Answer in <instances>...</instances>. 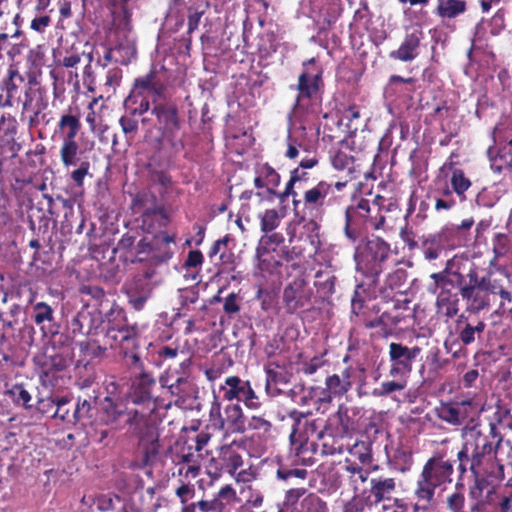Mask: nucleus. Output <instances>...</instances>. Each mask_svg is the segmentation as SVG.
<instances>
[{"instance_id":"nucleus-48","label":"nucleus","mask_w":512,"mask_h":512,"mask_svg":"<svg viewBox=\"0 0 512 512\" xmlns=\"http://www.w3.org/2000/svg\"><path fill=\"white\" fill-rule=\"evenodd\" d=\"M158 199L154 193L149 190H142L135 194L132 199V210L134 214L143 215V212L158 206Z\"/></svg>"},{"instance_id":"nucleus-29","label":"nucleus","mask_w":512,"mask_h":512,"mask_svg":"<svg viewBox=\"0 0 512 512\" xmlns=\"http://www.w3.org/2000/svg\"><path fill=\"white\" fill-rule=\"evenodd\" d=\"M176 236L166 232L156 233L152 238V260L157 262L169 261L176 250Z\"/></svg>"},{"instance_id":"nucleus-64","label":"nucleus","mask_w":512,"mask_h":512,"mask_svg":"<svg viewBox=\"0 0 512 512\" xmlns=\"http://www.w3.org/2000/svg\"><path fill=\"white\" fill-rule=\"evenodd\" d=\"M139 237L140 233L137 230H129L118 241L117 249L125 254L126 260H129Z\"/></svg>"},{"instance_id":"nucleus-27","label":"nucleus","mask_w":512,"mask_h":512,"mask_svg":"<svg viewBox=\"0 0 512 512\" xmlns=\"http://www.w3.org/2000/svg\"><path fill=\"white\" fill-rule=\"evenodd\" d=\"M332 184L322 180L307 189L301 199L300 210L322 213L326 197L332 192Z\"/></svg>"},{"instance_id":"nucleus-8","label":"nucleus","mask_w":512,"mask_h":512,"mask_svg":"<svg viewBox=\"0 0 512 512\" xmlns=\"http://www.w3.org/2000/svg\"><path fill=\"white\" fill-rule=\"evenodd\" d=\"M129 429L132 435L138 439L143 464H151L156 459L160 449L156 422L151 418L149 412L138 410L137 416L131 422Z\"/></svg>"},{"instance_id":"nucleus-4","label":"nucleus","mask_w":512,"mask_h":512,"mask_svg":"<svg viewBox=\"0 0 512 512\" xmlns=\"http://www.w3.org/2000/svg\"><path fill=\"white\" fill-rule=\"evenodd\" d=\"M406 281L407 271L403 268H397L388 273L382 282L378 278L377 285L368 280L356 285L351 299L352 314L357 317L362 315L367 299L380 298L388 303L397 299L398 295L403 296L406 292Z\"/></svg>"},{"instance_id":"nucleus-60","label":"nucleus","mask_w":512,"mask_h":512,"mask_svg":"<svg viewBox=\"0 0 512 512\" xmlns=\"http://www.w3.org/2000/svg\"><path fill=\"white\" fill-rule=\"evenodd\" d=\"M74 418H75V425L81 424L83 426L90 424L92 421V406L91 403L84 399L80 400L78 399L77 403H75L74 407Z\"/></svg>"},{"instance_id":"nucleus-16","label":"nucleus","mask_w":512,"mask_h":512,"mask_svg":"<svg viewBox=\"0 0 512 512\" xmlns=\"http://www.w3.org/2000/svg\"><path fill=\"white\" fill-rule=\"evenodd\" d=\"M220 390L223 391L225 400L243 402L248 409L256 410L262 405L250 381L243 380L239 376L227 377L225 384L220 387Z\"/></svg>"},{"instance_id":"nucleus-51","label":"nucleus","mask_w":512,"mask_h":512,"mask_svg":"<svg viewBox=\"0 0 512 512\" xmlns=\"http://www.w3.org/2000/svg\"><path fill=\"white\" fill-rule=\"evenodd\" d=\"M220 456L224 462L227 472L234 474L243 465V458L240 453L231 445H224L220 449Z\"/></svg>"},{"instance_id":"nucleus-25","label":"nucleus","mask_w":512,"mask_h":512,"mask_svg":"<svg viewBox=\"0 0 512 512\" xmlns=\"http://www.w3.org/2000/svg\"><path fill=\"white\" fill-rule=\"evenodd\" d=\"M123 291L128 299L129 305L135 311L144 309L146 302L152 295L150 283L142 277H134L131 281L126 282Z\"/></svg>"},{"instance_id":"nucleus-26","label":"nucleus","mask_w":512,"mask_h":512,"mask_svg":"<svg viewBox=\"0 0 512 512\" xmlns=\"http://www.w3.org/2000/svg\"><path fill=\"white\" fill-rule=\"evenodd\" d=\"M438 487L422 472L419 474L413 490L412 511H427L435 501V491Z\"/></svg>"},{"instance_id":"nucleus-9","label":"nucleus","mask_w":512,"mask_h":512,"mask_svg":"<svg viewBox=\"0 0 512 512\" xmlns=\"http://www.w3.org/2000/svg\"><path fill=\"white\" fill-rule=\"evenodd\" d=\"M492 443L488 440V437L482 434L480 431H473L469 438L464 443V457L470 455L471 467L469 471L473 474L475 479L489 476L491 471L490 466L495 464V457L493 456Z\"/></svg>"},{"instance_id":"nucleus-34","label":"nucleus","mask_w":512,"mask_h":512,"mask_svg":"<svg viewBox=\"0 0 512 512\" xmlns=\"http://www.w3.org/2000/svg\"><path fill=\"white\" fill-rule=\"evenodd\" d=\"M452 161L444 163L441 170H451V176L449 179V185L455 192L459 202H465L467 200L466 192L471 188L472 182L469 177L466 176L465 172L461 168H454Z\"/></svg>"},{"instance_id":"nucleus-52","label":"nucleus","mask_w":512,"mask_h":512,"mask_svg":"<svg viewBox=\"0 0 512 512\" xmlns=\"http://www.w3.org/2000/svg\"><path fill=\"white\" fill-rule=\"evenodd\" d=\"M108 344L104 341V345L99 344L96 340H85L79 342L80 352L87 362L100 358L105 355Z\"/></svg>"},{"instance_id":"nucleus-47","label":"nucleus","mask_w":512,"mask_h":512,"mask_svg":"<svg viewBox=\"0 0 512 512\" xmlns=\"http://www.w3.org/2000/svg\"><path fill=\"white\" fill-rule=\"evenodd\" d=\"M392 378V380L383 381L378 387H375L371 394L374 397H388L394 393H400L406 388L408 377L400 375Z\"/></svg>"},{"instance_id":"nucleus-6","label":"nucleus","mask_w":512,"mask_h":512,"mask_svg":"<svg viewBox=\"0 0 512 512\" xmlns=\"http://www.w3.org/2000/svg\"><path fill=\"white\" fill-rule=\"evenodd\" d=\"M386 222L379 207L364 197L353 198L345 210L344 235L355 243L368 230H380Z\"/></svg>"},{"instance_id":"nucleus-7","label":"nucleus","mask_w":512,"mask_h":512,"mask_svg":"<svg viewBox=\"0 0 512 512\" xmlns=\"http://www.w3.org/2000/svg\"><path fill=\"white\" fill-rule=\"evenodd\" d=\"M324 69L312 57L302 63V71L298 76L296 105L308 113H318L321 110L324 92Z\"/></svg>"},{"instance_id":"nucleus-58","label":"nucleus","mask_w":512,"mask_h":512,"mask_svg":"<svg viewBox=\"0 0 512 512\" xmlns=\"http://www.w3.org/2000/svg\"><path fill=\"white\" fill-rule=\"evenodd\" d=\"M259 219L260 229L265 234L273 232L281 222V216L276 209H266L259 214Z\"/></svg>"},{"instance_id":"nucleus-11","label":"nucleus","mask_w":512,"mask_h":512,"mask_svg":"<svg viewBox=\"0 0 512 512\" xmlns=\"http://www.w3.org/2000/svg\"><path fill=\"white\" fill-rule=\"evenodd\" d=\"M59 157L62 165L68 170L75 167L70 173L69 178L74 186L82 189L86 176L92 177L90 173L91 164L85 156V150L81 149L76 140L65 141L61 143Z\"/></svg>"},{"instance_id":"nucleus-22","label":"nucleus","mask_w":512,"mask_h":512,"mask_svg":"<svg viewBox=\"0 0 512 512\" xmlns=\"http://www.w3.org/2000/svg\"><path fill=\"white\" fill-rule=\"evenodd\" d=\"M370 488L362 491L361 496L369 505H377L392 499L396 491V480L392 477L378 476L370 479Z\"/></svg>"},{"instance_id":"nucleus-49","label":"nucleus","mask_w":512,"mask_h":512,"mask_svg":"<svg viewBox=\"0 0 512 512\" xmlns=\"http://www.w3.org/2000/svg\"><path fill=\"white\" fill-rule=\"evenodd\" d=\"M6 394L16 406H21L27 410L33 407L31 404L32 395L24 383L13 384L7 389Z\"/></svg>"},{"instance_id":"nucleus-61","label":"nucleus","mask_w":512,"mask_h":512,"mask_svg":"<svg viewBox=\"0 0 512 512\" xmlns=\"http://www.w3.org/2000/svg\"><path fill=\"white\" fill-rule=\"evenodd\" d=\"M18 123L10 113L0 111V139H13L17 133Z\"/></svg>"},{"instance_id":"nucleus-31","label":"nucleus","mask_w":512,"mask_h":512,"mask_svg":"<svg viewBox=\"0 0 512 512\" xmlns=\"http://www.w3.org/2000/svg\"><path fill=\"white\" fill-rule=\"evenodd\" d=\"M352 388V382H346L339 374L328 375L325 379V387L320 391L318 401L331 403L335 398H341Z\"/></svg>"},{"instance_id":"nucleus-30","label":"nucleus","mask_w":512,"mask_h":512,"mask_svg":"<svg viewBox=\"0 0 512 512\" xmlns=\"http://www.w3.org/2000/svg\"><path fill=\"white\" fill-rule=\"evenodd\" d=\"M486 325L481 320L470 322L468 317L462 313L458 316L455 323V333L459 341L464 346H468L475 342L476 334L481 335Z\"/></svg>"},{"instance_id":"nucleus-57","label":"nucleus","mask_w":512,"mask_h":512,"mask_svg":"<svg viewBox=\"0 0 512 512\" xmlns=\"http://www.w3.org/2000/svg\"><path fill=\"white\" fill-rule=\"evenodd\" d=\"M300 512H329L327 502L316 493H308L300 503Z\"/></svg>"},{"instance_id":"nucleus-32","label":"nucleus","mask_w":512,"mask_h":512,"mask_svg":"<svg viewBox=\"0 0 512 512\" xmlns=\"http://www.w3.org/2000/svg\"><path fill=\"white\" fill-rule=\"evenodd\" d=\"M23 87L25 89L28 84H25L24 77L19 73L18 69L11 65L7 72V77L4 79V91L6 106H13L14 101H19Z\"/></svg>"},{"instance_id":"nucleus-20","label":"nucleus","mask_w":512,"mask_h":512,"mask_svg":"<svg viewBox=\"0 0 512 512\" xmlns=\"http://www.w3.org/2000/svg\"><path fill=\"white\" fill-rule=\"evenodd\" d=\"M458 237L453 229L445 228L426 238L422 243L423 254L428 260H435L442 252L452 250L458 245Z\"/></svg>"},{"instance_id":"nucleus-1","label":"nucleus","mask_w":512,"mask_h":512,"mask_svg":"<svg viewBox=\"0 0 512 512\" xmlns=\"http://www.w3.org/2000/svg\"><path fill=\"white\" fill-rule=\"evenodd\" d=\"M167 88L155 66L145 75L135 78L138 94L147 90L153 93L151 117H143L142 125L156 130L155 142L158 145L166 144L174 153H179L185 148L182 133L185 122L177 102L166 98Z\"/></svg>"},{"instance_id":"nucleus-17","label":"nucleus","mask_w":512,"mask_h":512,"mask_svg":"<svg viewBox=\"0 0 512 512\" xmlns=\"http://www.w3.org/2000/svg\"><path fill=\"white\" fill-rule=\"evenodd\" d=\"M421 348L419 346L408 347L402 343L391 342L389 344V376H406L408 377L412 371L413 363L420 355Z\"/></svg>"},{"instance_id":"nucleus-2","label":"nucleus","mask_w":512,"mask_h":512,"mask_svg":"<svg viewBox=\"0 0 512 512\" xmlns=\"http://www.w3.org/2000/svg\"><path fill=\"white\" fill-rule=\"evenodd\" d=\"M107 330L105 342L111 349H120L124 355V361L131 374L135 377L141 373H147L144 362L134 349L138 346V329L136 325H130L125 310L116 302L111 304L106 313Z\"/></svg>"},{"instance_id":"nucleus-38","label":"nucleus","mask_w":512,"mask_h":512,"mask_svg":"<svg viewBox=\"0 0 512 512\" xmlns=\"http://www.w3.org/2000/svg\"><path fill=\"white\" fill-rule=\"evenodd\" d=\"M487 157L490 162V168L494 173L501 174L505 170L512 172V154L505 146H490L487 149Z\"/></svg>"},{"instance_id":"nucleus-62","label":"nucleus","mask_w":512,"mask_h":512,"mask_svg":"<svg viewBox=\"0 0 512 512\" xmlns=\"http://www.w3.org/2000/svg\"><path fill=\"white\" fill-rule=\"evenodd\" d=\"M511 249V239L508 235L498 233L495 235L493 239V253L494 257L490 261V264L493 265L495 261L506 256Z\"/></svg>"},{"instance_id":"nucleus-3","label":"nucleus","mask_w":512,"mask_h":512,"mask_svg":"<svg viewBox=\"0 0 512 512\" xmlns=\"http://www.w3.org/2000/svg\"><path fill=\"white\" fill-rule=\"evenodd\" d=\"M455 286L458 288L465 311L478 314L489 310L491 306L493 271L480 275V268L473 262L466 261L452 273Z\"/></svg>"},{"instance_id":"nucleus-53","label":"nucleus","mask_w":512,"mask_h":512,"mask_svg":"<svg viewBox=\"0 0 512 512\" xmlns=\"http://www.w3.org/2000/svg\"><path fill=\"white\" fill-rule=\"evenodd\" d=\"M74 405L75 404L66 397L58 398L52 417L60 419L67 424L75 425Z\"/></svg>"},{"instance_id":"nucleus-35","label":"nucleus","mask_w":512,"mask_h":512,"mask_svg":"<svg viewBox=\"0 0 512 512\" xmlns=\"http://www.w3.org/2000/svg\"><path fill=\"white\" fill-rule=\"evenodd\" d=\"M141 229L147 233H155L165 228L169 223V216L162 205H158L140 216Z\"/></svg>"},{"instance_id":"nucleus-54","label":"nucleus","mask_w":512,"mask_h":512,"mask_svg":"<svg viewBox=\"0 0 512 512\" xmlns=\"http://www.w3.org/2000/svg\"><path fill=\"white\" fill-rule=\"evenodd\" d=\"M32 318L44 330L45 323L51 324L55 320L54 309L46 302H37L33 305Z\"/></svg>"},{"instance_id":"nucleus-42","label":"nucleus","mask_w":512,"mask_h":512,"mask_svg":"<svg viewBox=\"0 0 512 512\" xmlns=\"http://www.w3.org/2000/svg\"><path fill=\"white\" fill-rule=\"evenodd\" d=\"M137 98H141L137 107H135L132 111V115H144L149 113L148 117H151V110L153 109V93L150 90L145 91L143 94H138L135 91V81L133 82L132 90L130 95L125 100V103L132 102L133 104L137 103Z\"/></svg>"},{"instance_id":"nucleus-24","label":"nucleus","mask_w":512,"mask_h":512,"mask_svg":"<svg viewBox=\"0 0 512 512\" xmlns=\"http://www.w3.org/2000/svg\"><path fill=\"white\" fill-rule=\"evenodd\" d=\"M454 471L453 462L444 459L443 456L430 457L422 468V473L426 475L437 487L444 486L452 482Z\"/></svg>"},{"instance_id":"nucleus-59","label":"nucleus","mask_w":512,"mask_h":512,"mask_svg":"<svg viewBox=\"0 0 512 512\" xmlns=\"http://www.w3.org/2000/svg\"><path fill=\"white\" fill-rule=\"evenodd\" d=\"M280 366L275 362H270L266 368V386L271 385H286L289 383V373L285 370H278Z\"/></svg>"},{"instance_id":"nucleus-37","label":"nucleus","mask_w":512,"mask_h":512,"mask_svg":"<svg viewBox=\"0 0 512 512\" xmlns=\"http://www.w3.org/2000/svg\"><path fill=\"white\" fill-rule=\"evenodd\" d=\"M293 223L302 226L309 233V237H317L320 229L318 219L322 213L300 210L298 202H294Z\"/></svg>"},{"instance_id":"nucleus-15","label":"nucleus","mask_w":512,"mask_h":512,"mask_svg":"<svg viewBox=\"0 0 512 512\" xmlns=\"http://www.w3.org/2000/svg\"><path fill=\"white\" fill-rule=\"evenodd\" d=\"M237 501L235 489L231 485H225L210 500L202 499L188 505L183 504L181 512H233Z\"/></svg>"},{"instance_id":"nucleus-41","label":"nucleus","mask_w":512,"mask_h":512,"mask_svg":"<svg viewBox=\"0 0 512 512\" xmlns=\"http://www.w3.org/2000/svg\"><path fill=\"white\" fill-rule=\"evenodd\" d=\"M345 449H347L348 452V455L345 457V459H349L353 462H358L365 466H369L372 464L373 454L371 441H356L351 446H345Z\"/></svg>"},{"instance_id":"nucleus-56","label":"nucleus","mask_w":512,"mask_h":512,"mask_svg":"<svg viewBox=\"0 0 512 512\" xmlns=\"http://www.w3.org/2000/svg\"><path fill=\"white\" fill-rule=\"evenodd\" d=\"M438 416L452 425H460L466 419V414L462 412L461 408L451 404H443L438 410Z\"/></svg>"},{"instance_id":"nucleus-19","label":"nucleus","mask_w":512,"mask_h":512,"mask_svg":"<svg viewBox=\"0 0 512 512\" xmlns=\"http://www.w3.org/2000/svg\"><path fill=\"white\" fill-rule=\"evenodd\" d=\"M156 388V379L149 372L135 376L130 394L132 405L147 404V406H151L148 407V411L153 412L156 409V397L154 393Z\"/></svg>"},{"instance_id":"nucleus-33","label":"nucleus","mask_w":512,"mask_h":512,"mask_svg":"<svg viewBox=\"0 0 512 512\" xmlns=\"http://www.w3.org/2000/svg\"><path fill=\"white\" fill-rule=\"evenodd\" d=\"M226 434H244L246 432V417L239 404H228L224 408Z\"/></svg>"},{"instance_id":"nucleus-44","label":"nucleus","mask_w":512,"mask_h":512,"mask_svg":"<svg viewBox=\"0 0 512 512\" xmlns=\"http://www.w3.org/2000/svg\"><path fill=\"white\" fill-rule=\"evenodd\" d=\"M68 338L64 335H59V342L64 344L67 342ZM71 349L69 345H63L61 351L56 352L55 348H53V354L47 355V365H50L56 371H62L66 369L71 361L70 358Z\"/></svg>"},{"instance_id":"nucleus-12","label":"nucleus","mask_w":512,"mask_h":512,"mask_svg":"<svg viewBox=\"0 0 512 512\" xmlns=\"http://www.w3.org/2000/svg\"><path fill=\"white\" fill-rule=\"evenodd\" d=\"M139 409L130 406L122 401H114L110 396H106L100 404L99 420L102 424L110 426L115 430H122L130 426L135 420Z\"/></svg>"},{"instance_id":"nucleus-43","label":"nucleus","mask_w":512,"mask_h":512,"mask_svg":"<svg viewBox=\"0 0 512 512\" xmlns=\"http://www.w3.org/2000/svg\"><path fill=\"white\" fill-rule=\"evenodd\" d=\"M193 450V446L189 445L188 451L179 455V463L187 465L185 471H183L184 467H182L179 469V473L181 475L183 474L187 478H196L201 471L199 459L202 457V455L200 453L195 454Z\"/></svg>"},{"instance_id":"nucleus-55","label":"nucleus","mask_w":512,"mask_h":512,"mask_svg":"<svg viewBox=\"0 0 512 512\" xmlns=\"http://www.w3.org/2000/svg\"><path fill=\"white\" fill-rule=\"evenodd\" d=\"M148 259H152V240L140 235L129 261L131 263H141Z\"/></svg>"},{"instance_id":"nucleus-13","label":"nucleus","mask_w":512,"mask_h":512,"mask_svg":"<svg viewBox=\"0 0 512 512\" xmlns=\"http://www.w3.org/2000/svg\"><path fill=\"white\" fill-rule=\"evenodd\" d=\"M38 83L34 76L28 79V87L25 89L22 113H29L28 125L35 128L42 123H47L45 110L48 108V99L45 89L34 87Z\"/></svg>"},{"instance_id":"nucleus-14","label":"nucleus","mask_w":512,"mask_h":512,"mask_svg":"<svg viewBox=\"0 0 512 512\" xmlns=\"http://www.w3.org/2000/svg\"><path fill=\"white\" fill-rule=\"evenodd\" d=\"M392 306L383 311L386 321V337L397 331L407 330L415 325L416 310L407 297L395 299Z\"/></svg>"},{"instance_id":"nucleus-5","label":"nucleus","mask_w":512,"mask_h":512,"mask_svg":"<svg viewBox=\"0 0 512 512\" xmlns=\"http://www.w3.org/2000/svg\"><path fill=\"white\" fill-rule=\"evenodd\" d=\"M391 256V246L383 238L375 235L365 237L355 248L356 270L365 276L368 281L377 285L378 277L385 269Z\"/></svg>"},{"instance_id":"nucleus-45","label":"nucleus","mask_w":512,"mask_h":512,"mask_svg":"<svg viewBox=\"0 0 512 512\" xmlns=\"http://www.w3.org/2000/svg\"><path fill=\"white\" fill-rule=\"evenodd\" d=\"M337 277L331 272L318 271L315 274L314 286L317 293L325 300L335 293Z\"/></svg>"},{"instance_id":"nucleus-21","label":"nucleus","mask_w":512,"mask_h":512,"mask_svg":"<svg viewBox=\"0 0 512 512\" xmlns=\"http://www.w3.org/2000/svg\"><path fill=\"white\" fill-rule=\"evenodd\" d=\"M424 32L420 27L406 29L404 39L396 50L389 53V57L401 62H412L420 55V48Z\"/></svg>"},{"instance_id":"nucleus-40","label":"nucleus","mask_w":512,"mask_h":512,"mask_svg":"<svg viewBox=\"0 0 512 512\" xmlns=\"http://www.w3.org/2000/svg\"><path fill=\"white\" fill-rule=\"evenodd\" d=\"M467 10L466 0H437L433 13L442 21L455 19Z\"/></svg>"},{"instance_id":"nucleus-23","label":"nucleus","mask_w":512,"mask_h":512,"mask_svg":"<svg viewBox=\"0 0 512 512\" xmlns=\"http://www.w3.org/2000/svg\"><path fill=\"white\" fill-rule=\"evenodd\" d=\"M103 322L101 312L82 307L70 320L68 328L73 335H93Z\"/></svg>"},{"instance_id":"nucleus-46","label":"nucleus","mask_w":512,"mask_h":512,"mask_svg":"<svg viewBox=\"0 0 512 512\" xmlns=\"http://www.w3.org/2000/svg\"><path fill=\"white\" fill-rule=\"evenodd\" d=\"M341 470L347 474L350 483L353 485L354 490H357V482L360 481L362 483L366 482L369 477V472L364 469L365 465H362L358 462H353L349 459H344L340 463Z\"/></svg>"},{"instance_id":"nucleus-28","label":"nucleus","mask_w":512,"mask_h":512,"mask_svg":"<svg viewBox=\"0 0 512 512\" xmlns=\"http://www.w3.org/2000/svg\"><path fill=\"white\" fill-rule=\"evenodd\" d=\"M82 128L81 113L77 106L71 107L61 114L56 132L62 139V142L76 140L78 133Z\"/></svg>"},{"instance_id":"nucleus-63","label":"nucleus","mask_w":512,"mask_h":512,"mask_svg":"<svg viewBox=\"0 0 512 512\" xmlns=\"http://www.w3.org/2000/svg\"><path fill=\"white\" fill-rule=\"evenodd\" d=\"M277 478L288 482L292 478L305 480L308 476V471L302 467H291L286 464L280 463L276 471Z\"/></svg>"},{"instance_id":"nucleus-39","label":"nucleus","mask_w":512,"mask_h":512,"mask_svg":"<svg viewBox=\"0 0 512 512\" xmlns=\"http://www.w3.org/2000/svg\"><path fill=\"white\" fill-rule=\"evenodd\" d=\"M505 282H510V274L507 273L505 269H501L498 274L493 272L492 295H499V308L502 309L503 312L508 311L510 308L506 306L507 304H512V293L505 286Z\"/></svg>"},{"instance_id":"nucleus-18","label":"nucleus","mask_w":512,"mask_h":512,"mask_svg":"<svg viewBox=\"0 0 512 512\" xmlns=\"http://www.w3.org/2000/svg\"><path fill=\"white\" fill-rule=\"evenodd\" d=\"M309 433L313 435L317 434V438L322 441L321 453L326 456H333L336 454H342L345 451V444L343 435L338 434L333 428V423L329 422L324 429L318 431L317 420L305 422V440L308 439Z\"/></svg>"},{"instance_id":"nucleus-36","label":"nucleus","mask_w":512,"mask_h":512,"mask_svg":"<svg viewBox=\"0 0 512 512\" xmlns=\"http://www.w3.org/2000/svg\"><path fill=\"white\" fill-rule=\"evenodd\" d=\"M434 189V208L436 211H450L457 205V197L455 192L447 181H439L435 183Z\"/></svg>"},{"instance_id":"nucleus-10","label":"nucleus","mask_w":512,"mask_h":512,"mask_svg":"<svg viewBox=\"0 0 512 512\" xmlns=\"http://www.w3.org/2000/svg\"><path fill=\"white\" fill-rule=\"evenodd\" d=\"M313 295L308 281L302 276L296 277L284 287L282 292L281 300L285 313L300 316L310 311Z\"/></svg>"},{"instance_id":"nucleus-50","label":"nucleus","mask_w":512,"mask_h":512,"mask_svg":"<svg viewBox=\"0 0 512 512\" xmlns=\"http://www.w3.org/2000/svg\"><path fill=\"white\" fill-rule=\"evenodd\" d=\"M330 422L333 423L334 430L345 437L351 435L357 429L354 419L348 414L347 410L342 411L340 409Z\"/></svg>"}]
</instances>
